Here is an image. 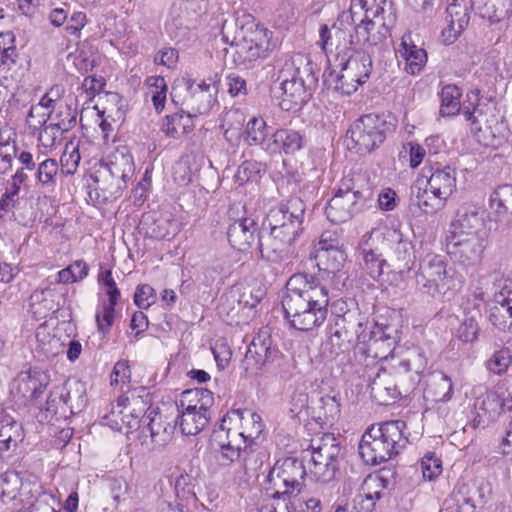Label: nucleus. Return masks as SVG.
<instances>
[{
  "label": "nucleus",
  "instance_id": "7ed1b4c3",
  "mask_svg": "<svg viewBox=\"0 0 512 512\" xmlns=\"http://www.w3.org/2000/svg\"><path fill=\"white\" fill-rule=\"evenodd\" d=\"M405 429L406 423L402 420L372 425L362 435L359 444L361 458L370 465L388 461L405 447L408 441Z\"/></svg>",
  "mask_w": 512,
  "mask_h": 512
},
{
  "label": "nucleus",
  "instance_id": "13d9d810",
  "mask_svg": "<svg viewBox=\"0 0 512 512\" xmlns=\"http://www.w3.org/2000/svg\"><path fill=\"white\" fill-rule=\"evenodd\" d=\"M287 512H322L321 500L317 497L302 496L286 504Z\"/></svg>",
  "mask_w": 512,
  "mask_h": 512
},
{
  "label": "nucleus",
  "instance_id": "9b49d317",
  "mask_svg": "<svg viewBox=\"0 0 512 512\" xmlns=\"http://www.w3.org/2000/svg\"><path fill=\"white\" fill-rule=\"evenodd\" d=\"M278 349L274 345L267 328L261 329L253 338L243 360V368L247 375H257L263 367L274 361Z\"/></svg>",
  "mask_w": 512,
  "mask_h": 512
},
{
  "label": "nucleus",
  "instance_id": "6e6552de",
  "mask_svg": "<svg viewBox=\"0 0 512 512\" xmlns=\"http://www.w3.org/2000/svg\"><path fill=\"white\" fill-rule=\"evenodd\" d=\"M305 474V466L297 459L278 460L267 476L266 491L274 499L299 493Z\"/></svg>",
  "mask_w": 512,
  "mask_h": 512
},
{
  "label": "nucleus",
  "instance_id": "49530a36",
  "mask_svg": "<svg viewBox=\"0 0 512 512\" xmlns=\"http://www.w3.org/2000/svg\"><path fill=\"white\" fill-rule=\"evenodd\" d=\"M316 259L321 269L335 273L342 268L346 260V254L342 249H332L328 252L323 251L316 254Z\"/></svg>",
  "mask_w": 512,
  "mask_h": 512
},
{
  "label": "nucleus",
  "instance_id": "bb28decb",
  "mask_svg": "<svg viewBox=\"0 0 512 512\" xmlns=\"http://www.w3.org/2000/svg\"><path fill=\"white\" fill-rule=\"evenodd\" d=\"M490 322L500 330L512 331V291L501 290L494 295L489 314Z\"/></svg>",
  "mask_w": 512,
  "mask_h": 512
},
{
  "label": "nucleus",
  "instance_id": "a878e982",
  "mask_svg": "<svg viewBox=\"0 0 512 512\" xmlns=\"http://www.w3.org/2000/svg\"><path fill=\"white\" fill-rule=\"evenodd\" d=\"M76 123L75 116L66 109V116L58 119L57 121L52 120L49 124L44 125L39 129L38 141L40 145L45 149H52L59 145L63 140V135L68 132Z\"/></svg>",
  "mask_w": 512,
  "mask_h": 512
},
{
  "label": "nucleus",
  "instance_id": "f704fd0d",
  "mask_svg": "<svg viewBox=\"0 0 512 512\" xmlns=\"http://www.w3.org/2000/svg\"><path fill=\"white\" fill-rule=\"evenodd\" d=\"M279 78L282 80L281 89L285 97L283 99V103L286 101L291 103V106L285 107V109L289 110L293 107L301 106L307 98L306 84H310L313 81L301 78H291L290 76H283L280 74Z\"/></svg>",
  "mask_w": 512,
  "mask_h": 512
},
{
  "label": "nucleus",
  "instance_id": "e433bc0d",
  "mask_svg": "<svg viewBox=\"0 0 512 512\" xmlns=\"http://www.w3.org/2000/svg\"><path fill=\"white\" fill-rule=\"evenodd\" d=\"M59 399L62 406H67L72 414L81 412L87 403L84 384L80 381L67 383L60 390Z\"/></svg>",
  "mask_w": 512,
  "mask_h": 512
},
{
  "label": "nucleus",
  "instance_id": "72a5a7b5",
  "mask_svg": "<svg viewBox=\"0 0 512 512\" xmlns=\"http://www.w3.org/2000/svg\"><path fill=\"white\" fill-rule=\"evenodd\" d=\"M475 11L491 23H498L512 15V0H474Z\"/></svg>",
  "mask_w": 512,
  "mask_h": 512
},
{
  "label": "nucleus",
  "instance_id": "4c0bfd02",
  "mask_svg": "<svg viewBox=\"0 0 512 512\" xmlns=\"http://www.w3.org/2000/svg\"><path fill=\"white\" fill-rule=\"evenodd\" d=\"M194 128V116L190 113L180 112L168 115L162 125L166 136L179 139L191 132Z\"/></svg>",
  "mask_w": 512,
  "mask_h": 512
},
{
  "label": "nucleus",
  "instance_id": "20e7f679",
  "mask_svg": "<svg viewBox=\"0 0 512 512\" xmlns=\"http://www.w3.org/2000/svg\"><path fill=\"white\" fill-rule=\"evenodd\" d=\"M151 397L144 387L136 388L117 400L109 414L102 417V424L125 434L140 428L147 421L146 412L150 409Z\"/></svg>",
  "mask_w": 512,
  "mask_h": 512
},
{
  "label": "nucleus",
  "instance_id": "2eb2a0df",
  "mask_svg": "<svg viewBox=\"0 0 512 512\" xmlns=\"http://www.w3.org/2000/svg\"><path fill=\"white\" fill-rule=\"evenodd\" d=\"M388 364V359L385 358L373 377L370 387L373 398L381 405H388L389 403L398 399L401 395L398 385L395 383V376L400 374V367Z\"/></svg>",
  "mask_w": 512,
  "mask_h": 512
},
{
  "label": "nucleus",
  "instance_id": "cd10ccee",
  "mask_svg": "<svg viewBox=\"0 0 512 512\" xmlns=\"http://www.w3.org/2000/svg\"><path fill=\"white\" fill-rule=\"evenodd\" d=\"M446 200L437 193H431L423 179H417L411 188V204L416 206L424 214H434L440 210Z\"/></svg>",
  "mask_w": 512,
  "mask_h": 512
},
{
  "label": "nucleus",
  "instance_id": "1a4fd4ad",
  "mask_svg": "<svg viewBox=\"0 0 512 512\" xmlns=\"http://www.w3.org/2000/svg\"><path fill=\"white\" fill-rule=\"evenodd\" d=\"M272 31L249 20L241 26V38L236 44V54L242 64H249L261 58H266L275 44L272 41Z\"/></svg>",
  "mask_w": 512,
  "mask_h": 512
},
{
  "label": "nucleus",
  "instance_id": "6ab92c4d",
  "mask_svg": "<svg viewBox=\"0 0 512 512\" xmlns=\"http://www.w3.org/2000/svg\"><path fill=\"white\" fill-rule=\"evenodd\" d=\"M50 383L48 371L39 367L21 371L14 380L13 387L22 398H38Z\"/></svg>",
  "mask_w": 512,
  "mask_h": 512
},
{
  "label": "nucleus",
  "instance_id": "ddd939ff",
  "mask_svg": "<svg viewBox=\"0 0 512 512\" xmlns=\"http://www.w3.org/2000/svg\"><path fill=\"white\" fill-rule=\"evenodd\" d=\"M222 427L231 433L236 431L242 438L243 444H251L263 431L262 418L250 409H235L229 411L222 419Z\"/></svg>",
  "mask_w": 512,
  "mask_h": 512
},
{
  "label": "nucleus",
  "instance_id": "09e8293b",
  "mask_svg": "<svg viewBox=\"0 0 512 512\" xmlns=\"http://www.w3.org/2000/svg\"><path fill=\"white\" fill-rule=\"evenodd\" d=\"M48 296H51L49 290H36L32 293L30 308L35 317L44 318L53 309L52 301Z\"/></svg>",
  "mask_w": 512,
  "mask_h": 512
},
{
  "label": "nucleus",
  "instance_id": "c756f323",
  "mask_svg": "<svg viewBox=\"0 0 512 512\" xmlns=\"http://www.w3.org/2000/svg\"><path fill=\"white\" fill-rule=\"evenodd\" d=\"M213 403L214 398L210 390L195 388L182 392L176 405L177 409L209 414V409Z\"/></svg>",
  "mask_w": 512,
  "mask_h": 512
},
{
  "label": "nucleus",
  "instance_id": "e2e57ef3",
  "mask_svg": "<svg viewBox=\"0 0 512 512\" xmlns=\"http://www.w3.org/2000/svg\"><path fill=\"white\" fill-rule=\"evenodd\" d=\"M153 411L147 415V420L149 421L146 424V429L150 432L151 441L153 443H161L166 441L168 436L166 427H162L161 416L157 413L152 416Z\"/></svg>",
  "mask_w": 512,
  "mask_h": 512
},
{
  "label": "nucleus",
  "instance_id": "f03ea898",
  "mask_svg": "<svg viewBox=\"0 0 512 512\" xmlns=\"http://www.w3.org/2000/svg\"><path fill=\"white\" fill-rule=\"evenodd\" d=\"M305 210V203L297 197L270 209L267 214L270 232L258 241L263 259L279 263L294 255L295 243L303 231Z\"/></svg>",
  "mask_w": 512,
  "mask_h": 512
},
{
  "label": "nucleus",
  "instance_id": "052dcab7",
  "mask_svg": "<svg viewBox=\"0 0 512 512\" xmlns=\"http://www.w3.org/2000/svg\"><path fill=\"white\" fill-rule=\"evenodd\" d=\"M38 348L46 357H53L59 353L61 347L60 340L50 336L44 329L36 332Z\"/></svg>",
  "mask_w": 512,
  "mask_h": 512
},
{
  "label": "nucleus",
  "instance_id": "393cba45",
  "mask_svg": "<svg viewBox=\"0 0 512 512\" xmlns=\"http://www.w3.org/2000/svg\"><path fill=\"white\" fill-rule=\"evenodd\" d=\"M387 480L379 475H368L361 486V492L357 496L359 512H373L376 503L381 499L387 488Z\"/></svg>",
  "mask_w": 512,
  "mask_h": 512
},
{
  "label": "nucleus",
  "instance_id": "b1692460",
  "mask_svg": "<svg viewBox=\"0 0 512 512\" xmlns=\"http://www.w3.org/2000/svg\"><path fill=\"white\" fill-rule=\"evenodd\" d=\"M227 235L234 249L246 252L257 239V225L251 218L237 219L229 225Z\"/></svg>",
  "mask_w": 512,
  "mask_h": 512
},
{
  "label": "nucleus",
  "instance_id": "bf43d9fd",
  "mask_svg": "<svg viewBox=\"0 0 512 512\" xmlns=\"http://www.w3.org/2000/svg\"><path fill=\"white\" fill-rule=\"evenodd\" d=\"M81 156L78 147L66 146L64 152L61 155V171L65 175H73L79 165Z\"/></svg>",
  "mask_w": 512,
  "mask_h": 512
},
{
  "label": "nucleus",
  "instance_id": "6e6d98bb",
  "mask_svg": "<svg viewBox=\"0 0 512 512\" xmlns=\"http://www.w3.org/2000/svg\"><path fill=\"white\" fill-rule=\"evenodd\" d=\"M147 83L149 86V93L151 94L153 105L157 111H161L164 108L166 100V82L163 77L154 76L148 78Z\"/></svg>",
  "mask_w": 512,
  "mask_h": 512
},
{
  "label": "nucleus",
  "instance_id": "680f3d73",
  "mask_svg": "<svg viewBox=\"0 0 512 512\" xmlns=\"http://www.w3.org/2000/svg\"><path fill=\"white\" fill-rule=\"evenodd\" d=\"M261 164L256 161H244L235 174L236 181L244 184L249 181H256L261 172Z\"/></svg>",
  "mask_w": 512,
  "mask_h": 512
},
{
  "label": "nucleus",
  "instance_id": "c03bdc74",
  "mask_svg": "<svg viewBox=\"0 0 512 512\" xmlns=\"http://www.w3.org/2000/svg\"><path fill=\"white\" fill-rule=\"evenodd\" d=\"M246 141L249 145L263 146L265 149L268 135L267 124L262 117H252L246 125Z\"/></svg>",
  "mask_w": 512,
  "mask_h": 512
},
{
  "label": "nucleus",
  "instance_id": "2f4dec72",
  "mask_svg": "<svg viewBox=\"0 0 512 512\" xmlns=\"http://www.w3.org/2000/svg\"><path fill=\"white\" fill-rule=\"evenodd\" d=\"M504 399L497 391L486 390L480 393L474 402V411L478 421H490L500 414Z\"/></svg>",
  "mask_w": 512,
  "mask_h": 512
},
{
  "label": "nucleus",
  "instance_id": "a19ab883",
  "mask_svg": "<svg viewBox=\"0 0 512 512\" xmlns=\"http://www.w3.org/2000/svg\"><path fill=\"white\" fill-rule=\"evenodd\" d=\"M177 410L179 413V427L184 435H197L209 422V414H206L205 412H194L182 409Z\"/></svg>",
  "mask_w": 512,
  "mask_h": 512
},
{
  "label": "nucleus",
  "instance_id": "58836bf2",
  "mask_svg": "<svg viewBox=\"0 0 512 512\" xmlns=\"http://www.w3.org/2000/svg\"><path fill=\"white\" fill-rule=\"evenodd\" d=\"M453 393V383L449 376L443 372L431 375L425 394L435 402H447Z\"/></svg>",
  "mask_w": 512,
  "mask_h": 512
},
{
  "label": "nucleus",
  "instance_id": "7c9ffc66",
  "mask_svg": "<svg viewBox=\"0 0 512 512\" xmlns=\"http://www.w3.org/2000/svg\"><path fill=\"white\" fill-rule=\"evenodd\" d=\"M319 37L320 39L317 44L325 53L333 52L334 50L341 52L353 45V40L347 42L346 32L336 24H333L331 27L326 24L321 25Z\"/></svg>",
  "mask_w": 512,
  "mask_h": 512
},
{
  "label": "nucleus",
  "instance_id": "f8f14e48",
  "mask_svg": "<svg viewBox=\"0 0 512 512\" xmlns=\"http://www.w3.org/2000/svg\"><path fill=\"white\" fill-rule=\"evenodd\" d=\"M487 244L488 238L448 235L447 252L454 262L473 267L480 263Z\"/></svg>",
  "mask_w": 512,
  "mask_h": 512
},
{
  "label": "nucleus",
  "instance_id": "4d7b16f0",
  "mask_svg": "<svg viewBox=\"0 0 512 512\" xmlns=\"http://www.w3.org/2000/svg\"><path fill=\"white\" fill-rule=\"evenodd\" d=\"M51 112L52 109H49L40 101L38 104L33 105L30 108V111L26 119L29 128L32 129L33 132L41 129L44 125L47 124V121L50 119Z\"/></svg>",
  "mask_w": 512,
  "mask_h": 512
},
{
  "label": "nucleus",
  "instance_id": "5fc2aeb1",
  "mask_svg": "<svg viewBox=\"0 0 512 512\" xmlns=\"http://www.w3.org/2000/svg\"><path fill=\"white\" fill-rule=\"evenodd\" d=\"M392 238L395 241L394 255L398 262L403 264L404 267L409 268V264L413 258V246L410 241L402 239V235L394 230Z\"/></svg>",
  "mask_w": 512,
  "mask_h": 512
},
{
  "label": "nucleus",
  "instance_id": "5701e85b",
  "mask_svg": "<svg viewBox=\"0 0 512 512\" xmlns=\"http://www.w3.org/2000/svg\"><path fill=\"white\" fill-rule=\"evenodd\" d=\"M105 166L114 178L126 184L133 176L135 165L130 149L126 145H118L105 158Z\"/></svg>",
  "mask_w": 512,
  "mask_h": 512
},
{
  "label": "nucleus",
  "instance_id": "412c9836",
  "mask_svg": "<svg viewBox=\"0 0 512 512\" xmlns=\"http://www.w3.org/2000/svg\"><path fill=\"white\" fill-rule=\"evenodd\" d=\"M388 35V28L383 19L375 16L373 19H362L355 27L353 44L368 48L381 44Z\"/></svg>",
  "mask_w": 512,
  "mask_h": 512
},
{
  "label": "nucleus",
  "instance_id": "9d476101",
  "mask_svg": "<svg viewBox=\"0 0 512 512\" xmlns=\"http://www.w3.org/2000/svg\"><path fill=\"white\" fill-rule=\"evenodd\" d=\"M362 207V195L354 178L345 176L334 196L329 200L325 214L335 224L344 223L357 214Z\"/></svg>",
  "mask_w": 512,
  "mask_h": 512
},
{
  "label": "nucleus",
  "instance_id": "c9c22d12",
  "mask_svg": "<svg viewBox=\"0 0 512 512\" xmlns=\"http://www.w3.org/2000/svg\"><path fill=\"white\" fill-rule=\"evenodd\" d=\"M279 74L313 82L315 80L312 63L309 57L304 53H295L287 59Z\"/></svg>",
  "mask_w": 512,
  "mask_h": 512
},
{
  "label": "nucleus",
  "instance_id": "473e14b6",
  "mask_svg": "<svg viewBox=\"0 0 512 512\" xmlns=\"http://www.w3.org/2000/svg\"><path fill=\"white\" fill-rule=\"evenodd\" d=\"M489 207L498 222L510 225L511 219L508 216H512V185L498 186L490 195Z\"/></svg>",
  "mask_w": 512,
  "mask_h": 512
},
{
  "label": "nucleus",
  "instance_id": "864d4df0",
  "mask_svg": "<svg viewBox=\"0 0 512 512\" xmlns=\"http://www.w3.org/2000/svg\"><path fill=\"white\" fill-rule=\"evenodd\" d=\"M362 258L364 261L365 269L368 271L370 276L379 280L383 274V268L386 265V260L381 258V255L376 253L372 249H362Z\"/></svg>",
  "mask_w": 512,
  "mask_h": 512
},
{
  "label": "nucleus",
  "instance_id": "37998d69",
  "mask_svg": "<svg viewBox=\"0 0 512 512\" xmlns=\"http://www.w3.org/2000/svg\"><path fill=\"white\" fill-rule=\"evenodd\" d=\"M22 487V479L15 471L0 474V501L7 503L16 499Z\"/></svg>",
  "mask_w": 512,
  "mask_h": 512
},
{
  "label": "nucleus",
  "instance_id": "4be33fe9",
  "mask_svg": "<svg viewBox=\"0 0 512 512\" xmlns=\"http://www.w3.org/2000/svg\"><path fill=\"white\" fill-rule=\"evenodd\" d=\"M304 146L303 136L289 128L277 129L267 140L265 150L270 154L293 155Z\"/></svg>",
  "mask_w": 512,
  "mask_h": 512
},
{
  "label": "nucleus",
  "instance_id": "0e129e2a",
  "mask_svg": "<svg viewBox=\"0 0 512 512\" xmlns=\"http://www.w3.org/2000/svg\"><path fill=\"white\" fill-rule=\"evenodd\" d=\"M478 332L477 321L472 317L465 318L456 330V337L464 343H471L477 339Z\"/></svg>",
  "mask_w": 512,
  "mask_h": 512
},
{
  "label": "nucleus",
  "instance_id": "338daca9",
  "mask_svg": "<svg viewBox=\"0 0 512 512\" xmlns=\"http://www.w3.org/2000/svg\"><path fill=\"white\" fill-rule=\"evenodd\" d=\"M421 470L425 479L433 481L442 473L441 460L433 454H426L421 460Z\"/></svg>",
  "mask_w": 512,
  "mask_h": 512
},
{
  "label": "nucleus",
  "instance_id": "c85d7f7f",
  "mask_svg": "<svg viewBox=\"0 0 512 512\" xmlns=\"http://www.w3.org/2000/svg\"><path fill=\"white\" fill-rule=\"evenodd\" d=\"M399 56L405 61V70L411 75L419 74L427 62L426 51L416 46L411 39L410 34H405L401 38L397 50Z\"/></svg>",
  "mask_w": 512,
  "mask_h": 512
},
{
  "label": "nucleus",
  "instance_id": "39448f33",
  "mask_svg": "<svg viewBox=\"0 0 512 512\" xmlns=\"http://www.w3.org/2000/svg\"><path fill=\"white\" fill-rule=\"evenodd\" d=\"M419 290L433 298L444 296L460 283L441 255L428 254L420 262L415 276Z\"/></svg>",
  "mask_w": 512,
  "mask_h": 512
},
{
  "label": "nucleus",
  "instance_id": "f257e3e1",
  "mask_svg": "<svg viewBox=\"0 0 512 512\" xmlns=\"http://www.w3.org/2000/svg\"><path fill=\"white\" fill-rule=\"evenodd\" d=\"M328 290L313 276L294 274L286 284L282 306L291 325L300 331L320 326L327 316Z\"/></svg>",
  "mask_w": 512,
  "mask_h": 512
},
{
  "label": "nucleus",
  "instance_id": "423d86ee",
  "mask_svg": "<svg viewBox=\"0 0 512 512\" xmlns=\"http://www.w3.org/2000/svg\"><path fill=\"white\" fill-rule=\"evenodd\" d=\"M308 475L316 482L329 483L335 478L341 447L333 434L325 433L311 441Z\"/></svg>",
  "mask_w": 512,
  "mask_h": 512
},
{
  "label": "nucleus",
  "instance_id": "a211bd4d",
  "mask_svg": "<svg viewBox=\"0 0 512 512\" xmlns=\"http://www.w3.org/2000/svg\"><path fill=\"white\" fill-rule=\"evenodd\" d=\"M471 9H475L474 0H449L446 9L447 27L442 31L445 41L454 42L467 27Z\"/></svg>",
  "mask_w": 512,
  "mask_h": 512
},
{
  "label": "nucleus",
  "instance_id": "69168bd1",
  "mask_svg": "<svg viewBox=\"0 0 512 512\" xmlns=\"http://www.w3.org/2000/svg\"><path fill=\"white\" fill-rule=\"evenodd\" d=\"M67 60L71 62L80 73H87L94 67L92 55L83 49H77L74 53H70Z\"/></svg>",
  "mask_w": 512,
  "mask_h": 512
},
{
  "label": "nucleus",
  "instance_id": "de8ad7c7",
  "mask_svg": "<svg viewBox=\"0 0 512 512\" xmlns=\"http://www.w3.org/2000/svg\"><path fill=\"white\" fill-rule=\"evenodd\" d=\"M319 418L332 425L340 416V403L336 396L325 395L319 401Z\"/></svg>",
  "mask_w": 512,
  "mask_h": 512
},
{
  "label": "nucleus",
  "instance_id": "f3484780",
  "mask_svg": "<svg viewBox=\"0 0 512 512\" xmlns=\"http://www.w3.org/2000/svg\"><path fill=\"white\" fill-rule=\"evenodd\" d=\"M449 235L488 238L489 231L483 215L474 207H462L452 221Z\"/></svg>",
  "mask_w": 512,
  "mask_h": 512
},
{
  "label": "nucleus",
  "instance_id": "dca6fc26",
  "mask_svg": "<svg viewBox=\"0 0 512 512\" xmlns=\"http://www.w3.org/2000/svg\"><path fill=\"white\" fill-rule=\"evenodd\" d=\"M212 444L219 452V460L223 465H230L239 459H245L248 444H243L242 438L238 433L220 425L219 429L213 432Z\"/></svg>",
  "mask_w": 512,
  "mask_h": 512
},
{
  "label": "nucleus",
  "instance_id": "a18cd8bd",
  "mask_svg": "<svg viewBox=\"0 0 512 512\" xmlns=\"http://www.w3.org/2000/svg\"><path fill=\"white\" fill-rule=\"evenodd\" d=\"M460 90L455 85H446L441 91V109L443 116H452L460 110Z\"/></svg>",
  "mask_w": 512,
  "mask_h": 512
},
{
  "label": "nucleus",
  "instance_id": "79ce46f5",
  "mask_svg": "<svg viewBox=\"0 0 512 512\" xmlns=\"http://www.w3.org/2000/svg\"><path fill=\"white\" fill-rule=\"evenodd\" d=\"M343 63L362 83L369 78L372 71V59L363 51L355 52Z\"/></svg>",
  "mask_w": 512,
  "mask_h": 512
},
{
  "label": "nucleus",
  "instance_id": "aec40b11",
  "mask_svg": "<svg viewBox=\"0 0 512 512\" xmlns=\"http://www.w3.org/2000/svg\"><path fill=\"white\" fill-rule=\"evenodd\" d=\"M419 179H423L431 193H437L446 201L456 188V172L450 166L424 168Z\"/></svg>",
  "mask_w": 512,
  "mask_h": 512
},
{
  "label": "nucleus",
  "instance_id": "8fccbe9b",
  "mask_svg": "<svg viewBox=\"0 0 512 512\" xmlns=\"http://www.w3.org/2000/svg\"><path fill=\"white\" fill-rule=\"evenodd\" d=\"M58 171L59 166L55 159H45L38 165L37 181L44 187H53L56 183Z\"/></svg>",
  "mask_w": 512,
  "mask_h": 512
},
{
  "label": "nucleus",
  "instance_id": "774afa93",
  "mask_svg": "<svg viewBox=\"0 0 512 512\" xmlns=\"http://www.w3.org/2000/svg\"><path fill=\"white\" fill-rule=\"evenodd\" d=\"M196 497L192 492H188L187 497L181 498L179 494L173 503H166L162 507L161 512H193L192 507L195 505Z\"/></svg>",
  "mask_w": 512,
  "mask_h": 512
},
{
  "label": "nucleus",
  "instance_id": "603ef678",
  "mask_svg": "<svg viewBox=\"0 0 512 512\" xmlns=\"http://www.w3.org/2000/svg\"><path fill=\"white\" fill-rule=\"evenodd\" d=\"M512 364V354L509 348H501L495 351L487 361V368L496 375L507 372Z\"/></svg>",
  "mask_w": 512,
  "mask_h": 512
},
{
  "label": "nucleus",
  "instance_id": "ea45409f",
  "mask_svg": "<svg viewBox=\"0 0 512 512\" xmlns=\"http://www.w3.org/2000/svg\"><path fill=\"white\" fill-rule=\"evenodd\" d=\"M23 440L22 426L11 418L0 421V455L14 449Z\"/></svg>",
  "mask_w": 512,
  "mask_h": 512
},
{
  "label": "nucleus",
  "instance_id": "0eeeda50",
  "mask_svg": "<svg viewBox=\"0 0 512 512\" xmlns=\"http://www.w3.org/2000/svg\"><path fill=\"white\" fill-rule=\"evenodd\" d=\"M386 121L375 114L354 121L347 132V147L358 155H366L380 147L386 138Z\"/></svg>",
  "mask_w": 512,
  "mask_h": 512
},
{
  "label": "nucleus",
  "instance_id": "4468645a",
  "mask_svg": "<svg viewBox=\"0 0 512 512\" xmlns=\"http://www.w3.org/2000/svg\"><path fill=\"white\" fill-rule=\"evenodd\" d=\"M212 90H215L212 80H209V82L202 81L199 84H195V82L190 78H182L177 80L173 85L171 96L172 100L178 104V98L181 93L183 91H187L189 93V97L182 99L181 103L185 104L187 102L188 104H194L200 102L196 110L198 113L203 114L210 109Z\"/></svg>",
  "mask_w": 512,
  "mask_h": 512
},
{
  "label": "nucleus",
  "instance_id": "3c124183",
  "mask_svg": "<svg viewBox=\"0 0 512 512\" xmlns=\"http://www.w3.org/2000/svg\"><path fill=\"white\" fill-rule=\"evenodd\" d=\"M88 265L83 260H76L68 267L58 272V282L74 283L84 279L88 275Z\"/></svg>",
  "mask_w": 512,
  "mask_h": 512
}]
</instances>
